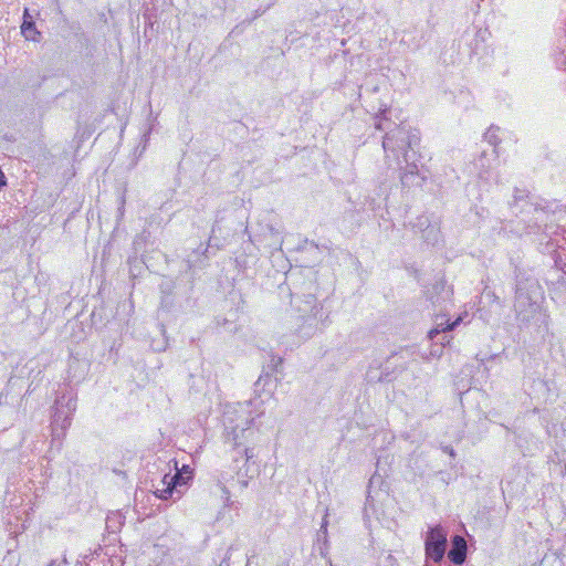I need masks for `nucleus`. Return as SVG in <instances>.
<instances>
[{
  "label": "nucleus",
  "instance_id": "obj_19",
  "mask_svg": "<svg viewBox=\"0 0 566 566\" xmlns=\"http://www.w3.org/2000/svg\"><path fill=\"white\" fill-rule=\"evenodd\" d=\"M376 128H377V129H379V130L385 129V127H384V124H382V120H381V119H380V120H378V122L376 123Z\"/></svg>",
  "mask_w": 566,
  "mask_h": 566
},
{
  "label": "nucleus",
  "instance_id": "obj_18",
  "mask_svg": "<svg viewBox=\"0 0 566 566\" xmlns=\"http://www.w3.org/2000/svg\"><path fill=\"white\" fill-rule=\"evenodd\" d=\"M6 185V181H4V175L2 172V170L0 169V188Z\"/></svg>",
  "mask_w": 566,
  "mask_h": 566
},
{
  "label": "nucleus",
  "instance_id": "obj_17",
  "mask_svg": "<svg viewBox=\"0 0 566 566\" xmlns=\"http://www.w3.org/2000/svg\"><path fill=\"white\" fill-rule=\"evenodd\" d=\"M180 472L184 473V475L187 476V479L191 478V471L189 470L188 465H184V468Z\"/></svg>",
  "mask_w": 566,
  "mask_h": 566
},
{
  "label": "nucleus",
  "instance_id": "obj_8",
  "mask_svg": "<svg viewBox=\"0 0 566 566\" xmlns=\"http://www.w3.org/2000/svg\"><path fill=\"white\" fill-rule=\"evenodd\" d=\"M125 516L119 511L111 512L105 521L106 528L109 533H117L124 525Z\"/></svg>",
  "mask_w": 566,
  "mask_h": 566
},
{
  "label": "nucleus",
  "instance_id": "obj_11",
  "mask_svg": "<svg viewBox=\"0 0 566 566\" xmlns=\"http://www.w3.org/2000/svg\"><path fill=\"white\" fill-rule=\"evenodd\" d=\"M496 130L497 128L495 129L494 127H490L489 130L484 134V138L494 147L500 143Z\"/></svg>",
  "mask_w": 566,
  "mask_h": 566
},
{
  "label": "nucleus",
  "instance_id": "obj_16",
  "mask_svg": "<svg viewBox=\"0 0 566 566\" xmlns=\"http://www.w3.org/2000/svg\"><path fill=\"white\" fill-rule=\"evenodd\" d=\"M327 524H328V522H327V514H326V515L324 516V518H323V523H322V525H321V532H323L324 534H326V533H327Z\"/></svg>",
  "mask_w": 566,
  "mask_h": 566
},
{
  "label": "nucleus",
  "instance_id": "obj_10",
  "mask_svg": "<svg viewBox=\"0 0 566 566\" xmlns=\"http://www.w3.org/2000/svg\"><path fill=\"white\" fill-rule=\"evenodd\" d=\"M461 318H457L452 323H438L437 326L429 332V338L433 339L438 334L442 332L454 329V327L459 324Z\"/></svg>",
  "mask_w": 566,
  "mask_h": 566
},
{
  "label": "nucleus",
  "instance_id": "obj_5",
  "mask_svg": "<svg viewBox=\"0 0 566 566\" xmlns=\"http://www.w3.org/2000/svg\"><path fill=\"white\" fill-rule=\"evenodd\" d=\"M188 480L189 479H187V476H185L181 472H177L174 475L165 474L161 482L164 485H166V488L163 490L157 489L153 493V497L159 500H168L172 495L174 490H176L177 486L186 484Z\"/></svg>",
  "mask_w": 566,
  "mask_h": 566
},
{
  "label": "nucleus",
  "instance_id": "obj_13",
  "mask_svg": "<svg viewBox=\"0 0 566 566\" xmlns=\"http://www.w3.org/2000/svg\"><path fill=\"white\" fill-rule=\"evenodd\" d=\"M67 565V560L65 557H63L62 559L60 560H51L48 566H66Z\"/></svg>",
  "mask_w": 566,
  "mask_h": 566
},
{
  "label": "nucleus",
  "instance_id": "obj_2",
  "mask_svg": "<svg viewBox=\"0 0 566 566\" xmlns=\"http://www.w3.org/2000/svg\"><path fill=\"white\" fill-rule=\"evenodd\" d=\"M76 409V401L72 397L56 398L52 415V434L54 438L63 437L71 426L72 416Z\"/></svg>",
  "mask_w": 566,
  "mask_h": 566
},
{
  "label": "nucleus",
  "instance_id": "obj_7",
  "mask_svg": "<svg viewBox=\"0 0 566 566\" xmlns=\"http://www.w3.org/2000/svg\"><path fill=\"white\" fill-rule=\"evenodd\" d=\"M21 33L27 40L38 41L40 32L36 30L32 17L29 14V10L25 9L23 13V23L21 25Z\"/></svg>",
  "mask_w": 566,
  "mask_h": 566
},
{
  "label": "nucleus",
  "instance_id": "obj_14",
  "mask_svg": "<svg viewBox=\"0 0 566 566\" xmlns=\"http://www.w3.org/2000/svg\"><path fill=\"white\" fill-rule=\"evenodd\" d=\"M442 451H443L444 453H448V454H449L450 457H452V458L455 455V452H454L453 448H452V447H450V446H444V447H442Z\"/></svg>",
  "mask_w": 566,
  "mask_h": 566
},
{
  "label": "nucleus",
  "instance_id": "obj_3",
  "mask_svg": "<svg viewBox=\"0 0 566 566\" xmlns=\"http://www.w3.org/2000/svg\"><path fill=\"white\" fill-rule=\"evenodd\" d=\"M447 536L448 531L441 525H436L428 531L424 541L427 558H430L436 563L443 558L447 548Z\"/></svg>",
  "mask_w": 566,
  "mask_h": 566
},
{
  "label": "nucleus",
  "instance_id": "obj_9",
  "mask_svg": "<svg viewBox=\"0 0 566 566\" xmlns=\"http://www.w3.org/2000/svg\"><path fill=\"white\" fill-rule=\"evenodd\" d=\"M403 158L406 161V166L401 167L402 172L400 179L403 185H409L411 182V179L416 175H418L419 170L418 166L415 163H408L407 154L403 155Z\"/></svg>",
  "mask_w": 566,
  "mask_h": 566
},
{
  "label": "nucleus",
  "instance_id": "obj_1",
  "mask_svg": "<svg viewBox=\"0 0 566 566\" xmlns=\"http://www.w3.org/2000/svg\"><path fill=\"white\" fill-rule=\"evenodd\" d=\"M418 140V136L409 132L405 126L395 127V129L387 133L382 139V148L386 153V158L388 159L389 153H391L394 158L398 160L399 154H407V148H411Z\"/></svg>",
  "mask_w": 566,
  "mask_h": 566
},
{
  "label": "nucleus",
  "instance_id": "obj_15",
  "mask_svg": "<svg viewBox=\"0 0 566 566\" xmlns=\"http://www.w3.org/2000/svg\"><path fill=\"white\" fill-rule=\"evenodd\" d=\"M524 191H518L516 190L515 191V195H514V202L517 203L520 200H522L524 198Z\"/></svg>",
  "mask_w": 566,
  "mask_h": 566
},
{
  "label": "nucleus",
  "instance_id": "obj_6",
  "mask_svg": "<svg viewBox=\"0 0 566 566\" xmlns=\"http://www.w3.org/2000/svg\"><path fill=\"white\" fill-rule=\"evenodd\" d=\"M451 543L452 547L448 553V557L457 565L464 563L468 549L467 541L462 536L455 535L452 537Z\"/></svg>",
  "mask_w": 566,
  "mask_h": 566
},
{
  "label": "nucleus",
  "instance_id": "obj_4",
  "mask_svg": "<svg viewBox=\"0 0 566 566\" xmlns=\"http://www.w3.org/2000/svg\"><path fill=\"white\" fill-rule=\"evenodd\" d=\"M253 432L250 428L234 427L231 432L228 433V440L232 443L233 449L237 450L238 454H242L248 462L254 457L253 450L248 448L242 440L247 439Z\"/></svg>",
  "mask_w": 566,
  "mask_h": 566
},
{
  "label": "nucleus",
  "instance_id": "obj_12",
  "mask_svg": "<svg viewBox=\"0 0 566 566\" xmlns=\"http://www.w3.org/2000/svg\"><path fill=\"white\" fill-rule=\"evenodd\" d=\"M136 262H137V258H130V259L128 260V263H129V272H130V274H132V277H133V279H136V277H138V275H139L138 266H137L136 264H134V263H136Z\"/></svg>",
  "mask_w": 566,
  "mask_h": 566
}]
</instances>
